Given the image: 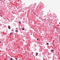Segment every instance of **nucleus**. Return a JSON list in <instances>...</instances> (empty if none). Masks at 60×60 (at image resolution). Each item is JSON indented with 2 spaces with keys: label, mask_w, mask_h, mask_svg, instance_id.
Returning <instances> with one entry per match:
<instances>
[{
  "label": "nucleus",
  "mask_w": 60,
  "mask_h": 60,
  "mask_svg": "<svg viewBox=\"0 0 60 60\" xmlns=\"http://www.w3.org/2000/svg\"><path fill=\"white\" fill-rule=\"evenodd\" d=\"M8 28L9 29H10L11 28V27L10 26H9L8 27Z\"/></svg>",
  "instance_id": "obj_2"
},
{
  "label": "nucleus",
  "mask_w": 60,
  "mask_h": 60,
  "mask_svg": "<svg viewBox=\"0 0 60 60\" xmlns=\"http://www.w3.org/2000/svg\"><path fill=\"white\" fill-rule=\"evenodd\" d=\"M35 4H35L34 5H35Z\"/></svg>",
  "instance_id": "obj_16"
},
{
  "label": "nucleus",
  "mask_w": 60,
  "mask_h": 60,
  "mask_svg": "<svg viewBox=\"0 0 60 60\" xmlns=\"http://www.w3.org/2000/svg\"><path fill=\"white\" fill-rule=\"evenodd\" d=\"M54 50H51V52H54Z\"/></svg>",
  "instance_id": "obj_1"
},
{
  "label": "nucleus",
  "mask_w": 60,
  "mask_h": 60,
  "mask_svg": "<svg viewBox=\"0 0 60 60\" xmlns=\"http://www.w3.org/2000/svg\"><path fill=\"white\" fill-rule=\"evenodd\" d=\"M24 29H25V28H22V30H24Z\"/></svg>",
  "instance_id": "obj_3"
},
{
  "label": "nucleus",
  "mask_w": 60,
  "mask_h": 60,
  "mask_svg": "<svg viewBox=\"0 0 60 60\" xmlns=\"http://www.w3.org/2000/svg\"><path fill=\"white\" fill-rule=\"evenodd\" d=\"M15 32H18V30H15Z\"/></svg>",
  "instance_id": "obj_4"
},
{
  "label": "nucleus",
  "mask_w": 60,
  "mask_h": 60,
  "mask_svg": "<svg viewBox=\"0 0 60 60\" xmlns=\"http://www.w3.org/2000/svg\"><path fill=\"white\" fill-rule=\"evenodd\" d=\"M0 43H1V41H0Z\"/></svg>",
  "instance_id": "obj_15"
},
{
  "label": "nucleus",
  "mask_w": 60,
  "mask_h": 60,
  "mask_svg": "<svg viewBox=\"0 0 60 60\" xmlns=\"http://www.w3.org/2000/svg\"><path fill=\"white\" fill-rule=\"evenodd\" d=\"M19 24H21V23L20 22H19Z\"/></svg>",
  "instance_id": "obj_8"
},
{
  "label": "nucleus",
  "mask_w": 60,
  "mask_h": 60,
  "mask_svg": "<svg viewBox=\"0 0 60 60\" xmlns=\"http://www.w3.org/2000/svg\"><path fill=\"white\" fill-rule=\"evenodd\" d=\"M1 16L2 17V15H1Z\"/></svg>",
  "instance_id": "obj_13"
},
{
  "label": "nucleus",
  "mask_w": 60,
  "mask_h": 60,
  "mask_svg": "<svg viewBox=\"0 0 60 60\" xmlns=\"http://www.w3.org/2000/svg\"><path fill=\"white\" fill-rule=\"evenodd\" d=\"M36 56H38V55H36Z\"/></svg>",
  "instance_id": "obj_12"
},
{
  "label": "nucleus",
  "mask_w": 60,
  "mask_h": 60,
  "mask_svg": "<svg viewBox=\"0 0 60 60\" xmlns=\"http://www.w3.org/2000/svg\"><path fill=\"white\" fill-rule=\"evenodd\" d=\"M59 24H60V23H59Z\"/></svg>",
  "instance_id": "obj_17"
},
{
  "label": "nucleus",
  "mask_w": 60,
  "mask_h": 60,
  "mask_svg": "<svg viewBox=\"0 0 60 60\" xmlns=\"http://www.w3.org/2000/svg\"><path fill=\"white\" fill-rule=\"evenodd\" d=\"M47 45H49V43H47Z\"/></svg>",
  "instance_id": "obj_7"
},
{
  "label": "nucleus",
  "mask_w": 60,
  "mask_h": 60,
  "mask_svg": "<svg viewBox=\"0 0 60 60\" xmlns=\"http://www.w3.org/2000/svg\"><path fill=\"white\" fill-rule=\"evenodd\" d=\"M11 34H11V33L10 34V35H11Z\"/></svg>",
  "instance_id": "obj_5"
},
{
  "label": "nucleus",
  "mask_w": 60,
  "mask_h": 60,
  "mask_svg": "<svg viewBox=\"0 0 60 60\" xmlns=\"http://www.w3.org/2000/svg\"><path fill=\"white\" fill-rule=\"evenodd\" d=\"M15 59H16V60H17V58H15Z\"/></svg>",
  "instance_id": "obj_10"
},
{
  "label": "nucleus",
  "mask_w": 60,
  "mask_h": 60,
  "mask_svg": "<svg viewBox=\"0 0 60 60\" xmlns=\"http://www.w3.org/2000/svg\"><path fill=\"white\" fill-rule=\"evenodd\" d=\"M0 14H1V13H0Z\"/></svg>",
  "instance_id": "obj_18"
},
{
  "label": "nucleus",
  "mask_w": 60,
  "mask_h": 60,
  "mask_svg": "<svg viewBox=\"0 0 60 60\" xmlns=\"http://www.w3.org/2000/svg\"><path fill=\"white\" fill-rule=\"evenodd\" d=\"M37 40H38H38H39V39H37Z\"/></svg>",
  "instance_id": "obj_11"
},
{
  "label": "nucleus",
  "mask_w": 60,
  "mask_h": 60,
  "mask_svg": "<svg viewBox=\"0 0 60 60\" xmlns=\"http://www.w3.org/2000/svg\"><path fill=\"white\" fill-rule=\"evenodd\" d=\"M36 54H37H37H38V53L37 52V53H36Z\"/></svg>",
  "instance_id": "obj_9"
},
{
  "label": "nucleus",
  "mask_w": 60,
  "mask_h": 60,
  "mask_svg": "<svg viewBox=\"0 0 60 60\" xmlns=\"http://www.w3.org/2000/svg\"><path fill=\"white\" fill-rule=\"evenodd\" d=\"M13 60V59L12 58H11V60Z\"/></svg>",
  "instance_id": "obj_6"
},
{
  "label": "nucleus",
  "mask_w": 60,
  "mask_h": 60,
  "mask_svg": "<svg viewBox=\"0 0 60 60\" xmlns=\"http://www.w3.org/2000/svg\"><path fill=\"white\" fill-rule=\"evenodd\" d=\"M12 31H13V30H12Z\"/></svg>",
  "instance_id": "obj_14"
}]
</instances>
